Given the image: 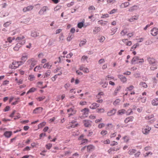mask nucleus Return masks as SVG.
I'll use <instances>...</instances> for the list:
<instances>
[{
  "instance_id": "nucleus-26",
  "label": "nucleus",
  "mask_w": 158,
  "mask_h": 158,
  "mask_svg": "<svg viewBox=\"0 0 158 158\" xmlns=\"http://www.w3.org/2000/svg\"><path fill=\"white\" fill-rule=\"evenodd\" d=\"M133 117H130L127 118L125 119L124 120V122L126 123H127L128 122L131 121L133 120Z\"/></svg>"
},
{
  "instance_id": "nucleus-48",
  "label": "nucleus",
  "mask_w": 158,
  "mask_h": 158,
  "mask_svg": "<svg viewBox=\"0 0 158 158\" xmlns=\"http://www.w3.org/2000/svg\"><path fill=\"white\" fill-rule=\"evenodd\" d=\"M52 146V144L51 143H48L46 145V148L48 149H50Z\"/></svg>"
},
{
  "instance_id": "nucleus-64",
  "label": "nucleus",
  "mask_w": 158,
  "mask_h": 158,
  "mask_svg": "<svg viewBox=\"0 0 158 158\" xmlns=\"http://www.w3.org/2000/svg\"><path fill=\"white\" fill-rule=\"evenodd\" d=\"M83 110L84 111V112L85 113V114H88V112L89 111V110L88 109L85 108Z\"/></svg>"
},
{
  "instance_id": "nucleus-24",
  "label": "nucleus",
  "mask_w": 158,
  "mask_h": 158,
  "mask_svg": "<svg viewBox=\"0 0 158 158\" xmlns=\"http://www.w3.org/2000/svg\"><path fill=\"white\" fill-rule=\"evenodd\" d=\"M138 8V6H137L134 5L129 9L128 11L130 12H132L133 11L137 10Z\"/></svg>"
},
{
  "instance_id": "nucleus-51",
  "label": "nucleus",
  "mask_w": 158,
  "mask_h": 158,
  "mask_svg": "<svg viewBox=\"0 0 158 158\" xmlns=\"http://www.w3.org/2000/svg\"><path fill=\"white\" fill-rule=\"evenodd\" d=\"M63 69V67H58L56 68V69L55 70L54 73H56L57 72V71L60 70H61V71H62V70Z\"/></svg>"
},
{
  "instance_id": "nucleus-41",
  "label": "nucleus",
  "mask_w": 158,
  "mask_h": 158,
  "mask_svg": "<svg viewBox=\"0 0 158 158\" xmlns=\"http://www.w3.org/2000/svg\"><path fill=\"white\" fill-rule=\"evenodd\" d=\"M112 127V124L109 123L108 124L106 125V129L107 130H110L111 129Z\"/></svg>"
},
{
  "instance_id": "nucleus-21",
  "label": "nucleus",
  "mask_w": 158,
  "mask_h": 158,
  "mask_svg": "<svg viewBox=\"0 0 158 158\" xmlns=\"http://www.w3.org/2000/svg\"><path fill=\"white\" fill-rule=\"evenodd\" d=\"M28 58V56L26 53H24L23 54L22 57H21V60L24 62L26 61Z\"/></svg>"
},
{
  "instance_id": "nucleus-6",
  "label": "nucleus",
  "mask_w": 158,
  "mask_h": 158,
  "mask_svg": "<svg viewBox=\"0 0 158 158\" xmlns=\"http://www.w3.org/2000/svg\"><path fill=\"white\" fill-rule=\"evenodd\" d=\"M67 112L69 113V117L75 114L76 113V110L74 109V107H73L68 109Z\"/></svg>"
},
{
  "instance_id": "nucleus-44",
  "label": "nucleus",
  "mask_w": 158,
  "mask_h": 158,
  "mask_svg": "<svg viewBox=\"0 0 158 158\" xmlns=\"http://www.w3.org/2000/svg\"><path fill=\"white\" fill-rule=\"evenodd\" d=\"M71 123L73 124L71 125V127H77L78 125V124L76 123L74 121H72Z\"/></svg>"
},
{
  "instance_id": "nucleus-37",
  "label": "nucleus",
  "mask_w": 158,
  "mask_h": 158,
  "mask_svg": "<svg viewBox=\"0 0 158 158\" xmlns=\"http://www.w3.org/2000/svg\"><path fill=\"white\" fill-rule=\"evenodd\" d=\"M127 30H123L121 32L120 34L122 36H124L127 33Z\"/></svg>"
},
{
  "instance_id": "nucleus-47",
  "label": "nucleus",
  "mask_w": 158,
  "mask_h": 158,
  "mask_svg": "<svg viewBox=\"0 0 158 158\" xmlns=\"http://www.w3.org/2000/svg\"><path fill=\"white\" fill-rule=\"evenodd\" d=\"M11 23L10 21L7 22L4 24L3 26L4 27H7L11 24Z\"/></svg>"
},
{
  "instance_id": "nucleus-22",
  "label": "nucleus",
  "mask_w": 158,
  "mask_h": 158,
  "mask_svg": "<svg viewBox=\"0 0 158 158\" xmlns=\"http://www.w3.org/2000/svg\"><path fill=\"white\" fill-rule=\"evenodd\" d=\"M33 8V6H30L27 7H26L24 8L23 9V11L26 12L27 11H30L32 10Z\"/></svg>"
},
{
  "instance_id": "nucleus-39",
  "label": "nucleus",
  "mask_w": 158,
  "mask_h": 158,
  "mask_svg": "<svg viewBox=\"0 0 158 158\" xmlns=\"http://www.w3.org/2000/svg\"><path fill=\"white\" fill-rule=\"evenodd\" d=\"M46 124V123L45 122H43L42 123L39 124L38 125V128H41L43 127Z\"/></svg>"
},
{
  "instance_id": "nucleus-31",
  "label": "nucleus",
  "mask_w": 158,
  "mask_h": 158,
  "mask_svg": "<svg viewBox=\"0 0 158 158\" xmlns=\"http://www.w3.org/2000/svg\"><path fill=\"white\" fill-rule=\"evenodd\" d=\"M136 150L135 149H131L128 152L129 154L131 155L135 153L136 152Z\"/></svg>"
},
{
  "instance_id": "nucleus-58",
  "label": "nucleus",
  "mask_w": 158,
  "mask_h": 158,
  "mask_svg": "<svg viewBox=\"0 0 158 158\" xmlns=\"http://www.w3.org/2000/svg\"><path fill=\"white\" fill-rule=\"evenodd\" d=\"M88 58V57L86 56H82L81 60L82 61H84L85 60H87Z\"/></svg>"
},
{
  "instance_id": "nucleus-20",
  "label": "nucleus",
  "mask_w": 158,
  "mask_h": 158,
  "mask_svg": "<svg viewBox=\"0 0 158 158\" xmlns=\"http://www.w3.org/2000/svg\"><path fill=\"white\" fill-rule=\"evenodd\" d=\"M126 112V111L124 109H122L118 110L117 112V115H122L124 114Z\"/></svg>"
},
{
  "instance_id": "nucleus-56",
  "label": "nucleus",
  "mask_w": 158,
  "mask_h": 158,
  "mask_svg": "<svg viewBox=\"0 0 158 158\" xmlns=\"http://www.w3.org/2000/svg\"><path fill=\"white\" fill-rule=\"evenodd\" d=\"M73 35H71L70 36H68L67 38V40L68 41H70L73 38Z\"/></svg>"
},
{
  "instance_id": "nucleus-14",
  "label": "nucleus",
  "mask_w": 158,
  "mask_h": 158,
  "mask_svg": "<svg viewBox=\"0 0 158 158\" xmlns=\"http://www.w3.org/2000/svg\"><path fill=\"white\" fill-rule=\"evenodd\" d=\"M31 36L33 37H36L40 36V33L35 31H32L31 33Z\"/></svg>"
},
{
  "instance_id": "nucleus-43",
  "label": "nucleus",
  "mask_w": 158,
  "mask_h": 158,
  "mask_svg": "<svg viewBox=\"0 0 158 158\" xmlns=\"http://www.w3.org/2000/svg\"><path fill=\"white\" fill-rule=\"evenodd\" d=\"M120 102V100L119 99H118L114 102L113 104L114 105H118Z\"/></svg>"
},
{
  "instance_id": "nucleus-7",
  "label": "nucleus",
  "mask_w": 158,
  "mask_h": 158,
  "mask_svg": "<svg viewBox=\"0 0 158 158\" xmlns=\"http://www.w3.org/2000/svg\"><path fill=\"white\" fill-rule=\"evenodd\" d=\"M49 10V9L48 6H44L40 10L39 12V14L40 15H43L44 12Z\"/></svg>"
},
{
  "instance_id": "nucleus-8",
  "label": "nucleus",
  "mask_w": 158,
  "mask_h": 158,
  "mask_svg": "<svg viewBox=\"0 0 158 158\" xmlns=\"http://www.w3.org/2000/svg\"><path fill=\"white\" fill-rule=\"evenodd\" d=\"M151 34L154 36L157 35L158 33V28L156 27H153L151 31Z\"/></svg>"
},
{
  "instance_id": "nucleus-23",
  "label": "nucleus",
  "mask_w": 158,
  "mask_h": 158,
  "mask_svg": "<svg viewBox=\"0 0 158 158\" xmlns=\"http://www.w3.org/2000/svg\"><path fill=\"white\" fill-rule=\"evenodd\" d=\"M88 140L86 139H83L81 140V142L80 144V145H85L88 143Z\"/></svg>"
},
{
  "instance_id": "nucleus-62",
  "label": "nucleus",
  "mask_w": 158,
  "mask_h": 158,
  "mask_svg": "<svg viewBox=\"0 0 158 158\" xmlns=\"http://www.w3.org/2000/svg\"><path fill=\"white\" fill-rule=\"evenodd\" d=\"M105 126V124L103 123L99 124L98 125V127L99 128H101Z\"/></svg>"
},
{
  "instance_id": "nucleus-2",
  "label": "nucleus",
  "mask_w": 158,
  "mask_h": 158,
  "mask_svg": "<svg viewBox=\"0 0 158 158\" xmlns=\"http://www.w3.org/2000/svg\"><path fill=\"white\" fill-rule=\"evenodd\" d=\"M23 36H21L17 37L16 39L17 42L22 45H23L25 43V40Z\"/></svg>"
},
{
  "instance_id": "nucleus-35",
  "label": "nucleus",
  "mask_w": 158,
  "mask_h": 158,
  "mask_svg": "<svg viewBox=\"0 0 158 158\" xmlns=\"http://www.w3.org/2000/svg\"><path fill=\"white\" fill-rule=\"evenodd\" d=\"M138 18V16H134L132 17L131 18L129 19V21L131 22L133 21V20H137Z\"/></svg>"
},
{
  "instance_id": "nucleus-29",
  "label": "nucleus",
  "mask_w": 158,
  "mask_h": 158,
  "mask_svg": "<svg viewBox=\"0 0 158 158\" xmlns=\"http://www.w3.org/2000/svg\"><path fill=\"white\" fill-rule=\"evenodd\" d=\"M107 22L106 21H103L102 20H99L98 21V23L104 26L106 25Z\"/></svg>"
},
{
  "instance_id": "nucleus-33",
  "label": "nucleus",
  "mask_w": 158,
  "mask_h": 158,
  "mask_svg": "<svg viewBox=\"0 0 158 158\" xmlns=\"http://www.w3.org/2000/svg\"><path fill=\"white\" fill-rule=\"evenodd\" d=\"M18 61H14L12 62V64L14 65V67L16 69L18 68L19 66Z\"/></svg>"
},
{
  "instance_id": "nucleus-59",
  "label": "nucleus",
  "mask_w": 158,
  "mask_h": 158,
  "mask_svg": "<svg viewBox=\"0 0 158 158\" xmlns=\"http://www.w3.org/2000/svg\"><path fill=\"white\" fill-rule=\"evenodd\" d=\"M107 133V131L106 130H103L101 132V134L103 135H105Z\"/></svg>"
},
{
  "instance_id": "nucleus-15",
  "label": "nucleus",
  "mask_w": 158,
  "mask_h": 158,
  "mask_svg": "<svg viewBox=\"0 0 158 158\" xmlns=\"http://www.w3.org/2000/svg\"><path fill=\"white\" fill-rule=\"evenodd\" d=\"M91 122L90 121L88 120H85L83 122L84 125L86 127H89L90 125Z\"/></svg>"
},
{
  "instance_id": "nucleus-16",
  "label": "nucleus",
  "mask_w": 158,
  "mask_h": 158,
  "mask_svg": "<svg viewBox=\"0 0 158 158\" xmlns=\"http://www.w3.org/2000/svg\"><path fill=\"white\" fill-rule=\"evenodd\" d=\"M118 77L121 81L123 82H125L127 81L126 78L123 75H118Z\"/></svg>"
},
{
  "instance_id": "nucleus-10",
  "label": "nucleus",
  "mask_w": 158,
  "mask_h": 158,
  "mask_svg": "<svg viewBox=\"0 0 158 158\" xmlns=\"http://www.w3.org/2000/svg\"><path fill=\"white\" fill-rule=\"evenodd\" d=\"M43 110V108L41 107L36 108L34 110L33 113L34 114H37L41 113L42 112Z\"/></svg>"
},
{
  "instance_id": "nucleus-46",
  "label": "nucleus",
  "mask_w": 158,
  "mask_h": 158,
  "mask_svg": "<svg viewBox=\"0 0 158 158\" xmlns=\"http://www.w3.org/2000/svg\"><path fill=\"white\" fill-rule=\"evenodd\" d=\"M84 24L82 22H80L77 24V27L78 28H81L83 26Z\"/></svg>"
},
{
  "instance_id": "nucleus-5",
  "label": "nucleus",
  "mask_w": 158,
  "mask_h": 158,
  "mask_svg": "<svg viewBox=\"0 0 158 158\" xmlns=\"http://www.w3.org/2000/svg\"><path fill=\"white\" fill-rule=\"evenodd\" d=\"M148 60L149 64H152V65L154 64V66L157 65L158 64L157 62L155 60V59L153 58L150 57L148 58Z\"/></svg>"
},
{
  "instance_id": "nucleus-50",
  "label": "nucleus",
  "mask_w": 158,
  "mask_h": 158,
  "mask_svg": "<svg viewBox=\"0 0 158 158\" xmlns=\"http://www.w3.org/2000/svg\"><path fill=\"white\" fill-rule=\"evenodd\" d=\"M89 18L91 19V21H94L95 19V18L93 17V15H91L90 16H89Z\"/></svg>"
},
{
  "instance_id": "nucleus-38",
  "label": "nucleus",
  "mask_w": 158,
  "mask_h": 158,
  "mask_svg": "<svg viewBox=\"0 0 158 158\" xmlns=\"http://www.w3.org/2000/svg\"><path fill=\"white\" fill-rule=\"evenodd\" d=\"M51 72L50 70H48V71H47L46 73H45L44 77H48L50 75Z\"/></svg>"
},
{
  "instance_id": "nucleus-11",
  "label": "nucleus",
  "mask_w": 158,
  "mask_h": 158,
  "mask_svg": "<svg viewBox=\"0 0 158 158\" xmlns=\"http://www.w3.org/2000/svg\"><path fill=\"white\" fill-rule=\"evenodd\" d=\"M12 134V132L11 131H5L3 135L7 138H9Z\"/></svg>"
},
{
  "instance_id": "nucleus-42",
  "label": "nucleus",
  "mask_w": 158,
  "mask_h": 158,
  "mask_svg": "<svg viewBox=\"0 0 158 158\" xmlns=\"http://www.w3.org/2000/svg\"><path fill=\"white\" fill-rule=\"evenodd\" d=\"M86 40L85 39L81 41L80 44H79V46H81L84 45L86 43Z\"/></svg>"
},
{
  "instance_id": "nucleus-36",
  "label": "nucleus",
  "mask_w": 158,
  "mask_h": 158,
  "mask_svg": "<svg viewBox=\"0 0 158 158\" xmlns=\"http://www.w3.org/2000/svg\"><path fill=\"white\" fill-rule=\"evenodd\" d=\"M100 30V28L99 27H96L94 28L93 30V32H95V33H97L99 32Z\"/></svg>"
},
{
  "instance_id": "nucleus-61",
  "label": "nucleus",
  "mask_w": 158,
  "mask_h": 158,
  "mask_svg": "<svg viewBox=\"0 0 158 158\" xmlns=\"http://www.w3.org/2000/svg\"><path fill=\"white\" fill-rule=\"evenodd\" d=\"M10 109V107L9 106H6L3 110L5 112H6L9 111Z\"/></svg>"
},
{
  "instance_id": "nucleus-13",
  "label": "nucleus",
  "mask_w": 158,
  "mask_h": 158,
  "mask_svg": "<svg viewBox=\"0 0 158 158\" xmlns=\"http://www.w3.org/2000/svg\"><path fill=\"white\" fill-rule=\"evenodd\" d=\"M130 5V3L128 2H125L124 3H123L120 6V7L121 8H126Z\"/></svg>"
},
{
  "instance_id": "nucleus-27",
  "label": "nucleus",
  "mask_w": 158,
  "mask_h": 158,
  "mask_svg": "<svg viewBox=\"0 0 158 158\" xmlns=\"http://www.w3.org/2000/svg\"><path fill=\"white\" fill-rule=\"evenodd\" d=\"M121 89V87L120 86H119L117 87L115 89L114 93V95L115 96L117 95V94L118 93L119 91H120V89Z\"/></svg>"
},
{
  "instance_id": "nucleus-40",
  "label": "nucleus",
  "mask_w": 158,
  "mask_h": 158,
  "mask_svg": "<svg viewBox=\"0 0 158 158\" xmlns=\"http://www.w3.org/2000/svg\"><path fill=\"white\" fill-rule=\"evenodd\" d=\"M36 90V89L34 88H31L27 92V94L30 93L34 92Z\"/></svg>"
},
{
  "instance_id": "nucleus-17",
  "label": "nucleus",
  "mask_w": 158,
  "mask_h": 158,
  "mask_svg": "<svg viewBox=\"0 0 158 158\" xmlns=\"http://www.w3.org/2000/svg\"><path fill=\"white\" fill-rule=\"evenodd\" d=\"M87 151L90 152L93 151L95 147L92 145H89L87 146Z\"/></svg>"
},
{
  "instance_id": "nucleus-30",
  "label": "nucleus",
  "mask_w": 158,
  "mask_h": 158,
  "mask_svg": "<svg viewBox=\"0 0 158 158\" xmlns=\"http://www.w3.org/2000/svg\"><path fill=\"white\" fill-rule=\"evenodd\" d=\"M117 29H118V27H114V28H112L111 30V35H114V34H115V32L117 31Z\"/></svg>"
},
{
  "instance_id": "nucleus-53",
  "label": "nucleus",
  "mask_w": 158,
  "mask_h": 158,
  "mask_svg": "<svg viewBox=\"0 0 158 158\" xmlns=\"http://www.w3.org/2000/svg\"><path fill=\"white\" fill-rule=\"evenodd\" d=\"M154 65L153 64L152 66L150 67V69L152 70H154L157 68V65L154 66Z\"/></svg>"
},
{
  "instance_id": "nucleus-4",
  "label": "nucleus",
  "mask_w": 158,
  "mask_h": 158,
  "mask_svg": "<svg viewBox=\"0 0 158 158\" xmlns=\"http://www.w3.org/2000/svg\"><path fill=\"white\" fill-rule=\"evenodd\" d=\"M145 118L147 120H148L150 123H152L155 121V119L154 118V115L153 114L148 115L145 117Z\"/></svg>"
},
{
  "instance_id": "nucleus-1",
  "label": "nucleus",
  "mask_w": 158,
  "mask_h": 158,
  "mask_svg": "<svg viewBox=\"0 0 158 158\" xmlns=\"http://www.w3.org/2000/svg\"><path fill=\"white\" fill-rule=\"evenodd\" d=\"M144 62V60L143 58H139L138 56L134 57L131 62V64H140Z\"/></svg>"
},
{
  "instance_id": "nucleus-18",
  "label": "nucleus",
  "mask_w": 158,
  "mask_h": 158,
  "mask_svg": "<svg viewBox=\"0 0 158 158\" xmlns=\"http://www.w3.org/2000/svg\"><path fill=\"white\" fill-rule=\"evenodd\" d=\"M79 69L81 70H82L84 73H88L89 72V70L87 68H85L84 66L82 65L80 66Z\"/></svg>"
},
{
  "instance_id": "nucleus-45",
  "label": "nucleus",
  "mask_w": 158,
  "mask_h": 158,
  "mask_svg": "<svg viewBox=\"0 0 158 158\" xmlns=\"http://www.w3.org/2000/svg\"><path fill=\"white\" fill-rule=\"evenodd\" d=\"M120 148L119 147H113L111 148V150L112 151H117Z\"/></svg>"
},
{
  "instance_id": "nucleus-54",
  "label": "nucleus",
  "mask_w": 158,
  "mask_h": 158,
  "mask_svg": "<svg viewBox=\"0 0 158 158\" xmlns=\"http://www.w3.org/2000/svg\"><path fill=\"white\" fill-rule=\"evenodd\" d=\"M105 38L104 36H102L99 39L100 42H102L105 40Z\"/></svg>"
},
{
  "instance_id": "nucleus-32",
  "label": "nucleus",
  "mask_w": 158,
  "mask_h": 158,
  "mask_svg": "<svg viewBox=\"0 0 158 158\" xmlns=\"http://www.w3.org/2000/svg\"><path fill=\"white\" fill-rule=\"evenodd\" d=\"M139 85L142 87L146 88L148 87L147 84L144 82H141L139 84Z\"/></svg>"
},
{
  "instance_id": "nucleus-55",
  "label": "nucleus",
  "mask_w": 158,
  "mask_h": 158,
  "mask_svg": "<svg viewBox=\"0 0 158 158\" xmlns=\"http://www.w3.org/2000/svg\"><path fill=\"white\" fill-rule=\"evenodd\" d=\"M103 92H100L98 94L96 95V97L98 98H100L101 97L100 96L101 95H103Z\"/></svg>"
},
{
  "instance_id": "nucleus-3",
  "label": "nucleus",
  "mask_w": 158,
  "mask_h": 158,
  "mask_svg": "<svg viewBox=\"0 0 158 158\" xmlns=\"http://www.w3.org/2000/svg\"><path fill=\"white\" fill-rule=\"evenodd\" d=\"M36 60L34 58H31L27 62L29 64H31L30 68V69H32L33 67L36 65Z\"/></svg>"
},
{
  "instance_id": "nucleus-34",
  "label": "nucleus",
  "mask_w": 158,
  "mask_h": 158,
  "mask_svg": "<svg viewBox=\"0 0 158 158\" xmlns=\"http://www.w3.org/2000/svg\"><path fill=\"white\" fill-rule=\"evenodd\" d=\"M139 44L138 43H137L134 45H133L131 48V51H132L135 49L138 46H139Z\"/></svg>"
},
{
  "instance_id": "nucleus-57",
  "label": "nucleus",
  "mask_w": 158,
  "mask_h": 158,
  "mask_svg": "<svg viewBox=\"0 0 158 158\" xmlns=\"http://www.w3.org/2000/svg\"><path fill=\"white\" fill-rule=\"evenodd\" d=\"M153 81L154 85H156L158 81V80L155 77L153 78Z\"/></svg>"
},
{
  "instance_id": "nucleus-9",
  "label": "nucleus",
  "mask_w": 158,
  "mask_h": 158,
  "mask_svg": "<svg viewBox=\"0 0 158 158\" xmlns=\"http://www.w3.org/2000/svg\"><path fill=\"white\" fill-rule=\"evenodd\" d=\"M151 129L150 127L147 126L146 128L142 130L143 133L144 134L147 135L149 133Z\"/></svg>"
},
{
  "instance_id": "nucleus-60",
  "label": "nucleus",
  "mask_w": 158,
  "mask_h": 158,
  "mask_svg": "<svg viewBox=\"0 0 158 158\" xmlns=\"http://www.w3.org/2000/svg\"><path fill=\"white\" fill-rule=\"evenodd\" d=\"M118 144V143L117 142L113 141L111 142L110 145L112 146H114L115 145H117Z\"/></svg>"
},
{
  "instance_id": "nucleus-63",
  "label": "nucleus",
  "mask_w": 158,
  "mask_h": 158,
  "mask_svg": "<svg viewBox=\"0 0 158 158\" xmlns=\"http://www.w3.org/2000/svg\"><path fill=\"white\" fill-rule=\"evenodd\" d=\"M11 40V37H9L8 38H7V41H6V43H7V42H9L10 43H11L12 41Z\"/></svg>"
},
{
  "instance_id": "nucleus-52",
  "label": "nucleus",
  "mask_w": 158,
  "mask_h": 158,
  "mask_svg": "<svg viewBox=\"0 0 158 158\" xmlns=\"http://www.w3.org/2000/svg\"><path fill=\"white\" fill-rule=\"evenodd\" d=\"M114 77L112 76H110V75H108L106 77L105 79L106 80H110L111 79H114Z\"/></svg>"
},
{
  "instance_id": "nucleus-28",
  "label": "nucleus",
  "mask_w": 158,
  "mask_h": 158,
  "mask_svg": "<svg viewBox=\"0 0 158 158\" xmlns=\"http://www.w3.org/2000/svg\"><path fill=\"white\" fill-rule=\"evenodd\" d=\"M52 66V64L51 63H47L45 64L43 66V67L44 68H47L48 69L49 66H50V67L49 68V69H50Z\"/></svg>"
},
{
  "instance_id": "nucleus-49",
  "label": "nucleus",
  "mask_w": 158,
  "mask_h": 158,
  "mask_svg": "<svg viewBox=\"0 0 158 158\" xmlns=\"http://www.w3.org/2000/svg\"><path fill=\"white\" fill-rule=\"evenodd\" d=\"M115 0H107V2L110 4H112L115 2Z\"/></svg>"
},
{
  "instance_id": "nucleus-19",
  "label": "nucleus",
  "mask_w": 158,
  "mask_h": 158,
  "mask_svg": "<svg viewBox=\"0 0 158 158\" xmlns=\"http://www.w3.org/2000/svg\"><path fill=\"white\" fill-rule=\"evenodd\" d=\"M116 110L115 109H113L107 113V114L109 116H110L114 114L116 112Z\"/></svg>"
},
{
  "instance_id": "nucleus-12",
  "label": "nucleus",
  "mask_w": 158,
  "mask_h": 158,
  "mask_svg": "<svg viewBox=\"0 0 158 158\" xmlns=\"http://www.w3.org/2000/svg\"><path fill=\"white\" fill-rule=\"evenodd\" d=\"M100 106V104H97L96 103H93L91 104L89 106V108L92 109H96L98 107Z\"/></svg>"
},
{
  "instance_id": "nucleus-25",
  "label": "nucleus",
  "mask_w": 158,
  "mask_h": 158,
  "mask_svg": "<svg viewBox=\"0 0 158 158\" xmlns=\"http://www.w3.org/2000/svg\"><path fill=\"white\" fill-rule=\"evenodd\" d=\"M152 104L154 106L158 105V98L153 99L152 102Z\"/></svg>"
}]
</instances>
